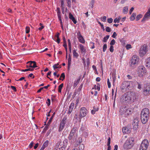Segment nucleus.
<instances>
[{"mask_svg": "<svg viewBox=\"0 0 150 150\" xmlns=\"http://www.w3.org/2000/svg\"><path fill=\"white\" fill-rule=\"evenodd\" d=\"M149 145V143L147 140L144 139L142 141L140 144L139 149V150H146Z\"/></svg>", "mask_w": 150, "mask_h": 150, "instance_id": "423d86ee", "label": "nucleus"}, {"mask_svg": "<svg viewBox=\"0 0 150 150\" xmlns=\"http://www.w3.org/2000/svg\"><path fill=\"white\" fill-rule=\"evenodd\" d=\"M78 129V127L77 126H74L71 129L70 132L73 133L74 134H77L76 132H77Z\"/></svg>", "mask_w": 150, "mask_h": 150, "instance_id": "6ab92c4d", "label": "nucleus"}, {"mask_svg": "<svg viewBox=\"0 0 150 150\" xmlns=\"http://www.w3.org/2000/svg\"><path fill=\"white\" fill-rule=\"evenodd\" d=\"M126 109V106H123L121 107L120 110V115H124L125 116Z\"/></svg>", "mask_w": 150, "mask_h": 150, "instance_id": "4468645a", "label": "nucleus"}, {"mask_svg": "<svg viewBox=\"0 0 150 150\" xmlns=\"http://www.w3.org/2000/svg\"><path fill=\"white\" fill-rule=\"evenodd\" d=\"M60 78H62L63 79H62V81H63L65 78V74L64 73H62L60 76Z\"/></svg>", "mask_w": 150, "mask_h": 150, "instance_id": "8fccbe9b", "label": "nucleus"}, {"mask_svg": "<svg viewBox=\"0 0 150 150\" xmlns=\"http://www.w3.org/2000/svg\"><path fill=\"white\" fill-rule=\"evenodd\" d=\"M47 101L48 102H47V105L49 106L50 104V99L48 98L47 99Z\"/></svg>", "mask_w": 150, "mask_h": 150, "instance_id": "e2e57ef3", "label": "nucleus"}, {"mask_svg": "<svg viewBox=\"0 0 150 150\" xmlns=\"http://www.w3.org/2000/svg\"><path fill=\"white\" fill-rule=\"evenodd\" d=\"M107 48V45L106 44H105L103 45V51L105 52Z\"/></svg>", "mask_w": 150, "mask_h": 150, "instance_id": "49530a36", "label": "nucleus"}, {"mask_svg": "<svg viewBox=\"0 0 150 150\" xmlns=\"http://www.w3.org/2000/svg\"><path fill=\"white\" fill-rule=\"evenodd\" d=\"M79 42L81 43H83L85 42V40L82 36L78 38Z\"/></svg>", "mask_w": 150, "mask_h": 150, "instance_id": "473e14b6", "label": "nucleus"}, {"mask_svg": "<svg viewBox=\"0 0 150 150\" xmlns=\"http://www.w3.org/2000/svg\"><path fill=\"white\" fill-rule=\"evenodd\" d=\"M63 145L61 147V148H62L63 147V146H64L65 147L66 146L67 144L68 143V139H65L63 141Z\"/></svg>", "mask_w": 150, "mask_h": 150, "instance_id": "cd10ccee", "label": "nucleus"}, {"mask_svg": "<svg viewBox=\"0 0 150 150\" xmlns=\"http://www.w3.org/2000/svg\"><path fill=\"white\" fill-rule=\"evenodd\" d=\"M34 70V69L32 68H29L27 69H25V71H33Z\"/></svg>", "mask_w": 150, "mask_h": 150, "instance_id": "052dcab7", "label": "nucleus"}, {"mask_svg": "<svg viewBox=\"0 0 150 150\" xmlns=\"http://www.w3.org/2000/svg\"><path fill=\"white\" fill-rule=\"evenodd\" d=\"M136 15V13H133L131 17L130 18V20L131 21L134 20L135 19Z\"/></svg>", "mask_w": 150, "mask_h": 150, "instance_id": "72a5a7b5", "label": "nucleus"}, {"mask_svg": "<svg viewBox=\"0 0 150 150\" xmlns=\"http://www.w3.org/2000/svg\"><path fill=\"white\" fill-rule=\"evenodd\" d=\"M139 120L138 118H135L133 121L132 123L133 125V128L136 130L138 127Z\"/></svg>", "mask_w": 150, "mask_h": 150, "instance_id": "ddd939ff", "label": "nucleus"}, {"mask_svg": "<svg viewBox=\"0 0 150 150\" xmlns=\"http://www.w3.org/2000/svg\"><path fill=\"white\" fill-rule=\"evenodd\" d=\"M139 61V57L136 55H134L130 61L131 66L133 67H135L138 64Z\"/></svg>", "mask_w": 150, "mask_h": 150, "instance_id": "7ed1b4c3", "label": "nucleus"}, {"mask_svg": "<svg viewBox=\"0 0 150 150\" xmlns=\"http://www.w3.org/2000/svg\"><path fill=\"white\" fill-rule=\"evenodd\" d=\"M98 108L96 106H94L93 107V109L91 111V113L93 115L96 111H97L98 110Z\"/></svg>", "mask_w": 150, "mask_h": 150, "instance_id": "393cba45", "label": "nucleus"}, {"mask_svg": "<svg viewBox=\"0 0 150 150\" xmlns=\"http://www.w3.org/2000/svg\"><path fill=\"white\" fill-rule=\"evenodd\" d=\"M134 95L132 92H127L121 97L120 100L124 103H131L134 101Z\"/></svg>", "mask_w": 150, "mask_h": 150, "instance_id": "f257e3e1", "label": "nucleus"}, {"mask_svg": "<svg viewBox=\"0 0 150 150\" xmlns=\"http://www.w3.org/2000/svg\"><path fill=\"white\" fill-rule=\"evenodd\" d=\"M113 46L112 45H111L109 48L110 51V52H112L114 51Z\"/></svg>", "mask_w": 150, "mask_h": 150, "instance_id": "5fc2aeb1", "label": "nucleus"}, {"mask_svg": "<svg viewBox=\"0 0 150 150\" xmlns=\"http://www.w3.org/2000/svg\"><path fill=\"white\" fill-rule=\"evenodd\" d=\"M32 78H34V76L33 75V74L32 73H31L29 74L28 75V77H32Z\"/></svg>", "mask_w": 150, "mask_h": 150, "instance_id": "338daca9", "label": "nucleus"}, {"mask_svg": "<svg viewBox=\"0 0 150 150\" xmlns=\"http://www.w3.org/2000/svg\"><path fill=\"white\" fill-rule=\"evenodd\" d=\"M134 9V8L133 7H132L130 9V10L129 11V13L130 14H131L132 12L133 11Z\"/></svg>", "mask_w": 150, "mask_h": 150, "instance_id": "774afa93", "label": "nucleus"}, {"mask_svg": "<svg viewBox=\"0 0 150 150\" xmlns=\"http://www.w3.org/2000/svg\"><path fill=\"white\" fill-rule=\"evenodd\" d=\"M128 8L127 6H125L124 7L123 10V13L125 14H126L127 12Z\"/></svg>", "mask_w": 150, "mask_h": 150, "instance_id": "f704fd0d", "label": "nucleus"}, {"mask_svg": "<svg viewBox=\"0 0 150 150\" xmlns=\"http://www.w3.org/2000/svg\"><path fill=\"white\" fill-rule=\"evenodd\" d=\"M71 86V84L70 83L68 84L66 87V91H69L70 89Z\"/></svg>", "mask_w": 150, "mask_h": 150, "instance_id": "4c0bfd02", "label": "nucleus"}, {"mask_svg": "<svg viewBox=\"0 0 150 150\" xmlns=\"http://www.w3.org/2000/svg\"><path fill=\"white\" fill-rule=\"evenodd\" d=\"M143 92L145 96H148L150 95V85H147L144 86Z\"/></svg>", "mask_w": 150, "mask_h": 150, "instance_id": "9d476101", "label": "nucleus"}, {"mask_svg": "<svg viewBox=\"0 0 150 150\" xmlns=\"http://www.w3.org/2000/svg\"><path fill=\"white\" fill-rule=\"evenodd\" d=\"M137 84L138 85L137 88L139 89H141L142 88L141 85L138 82H137Z\"/></svg>", "mask_w": 150, "mask_h": 150, "instance_id": "69168bd1", "label": "nucleus"}, {"mask_svg": "<svg viewBox=\"0 0 150 150\" xmlns=\"http://www.w3.org/2000/svg\"><path fill=\"white\" fill-rule=\"evenodd\" d=\"M61 6L62 8H64V0H61Z\"/></svg>", "mask_w": 150, "mask_h": 150, "instance_id": "680f3d73", "label": "nucleus"}, {"mask_svg": "<svg viewBox=\"0 0 150 150\" xmlns=\"http://www.w3.org/2000/svg\"><path fill=\"white\" fill-rule=\"evenodd\" d=\"M149 109L147 108L143 109L141 112V115L146 117H149Z\"/></svg>", "mask_w": 150, "mask_h": 150, "instance_id": "f8f14e48", "label": "nucleus"}, {"mask_svg": "<svg viewBox=\"0 0 150 150\" xmlns=\"http://www.w3.org/2000/svg\"><path fill=\"white\" fill-rule=\"evenodd\" d=\"M84 146L83 144H81L80 145L79 147V150H83L84 148Z\"/></svg>", "mask_w": 150, "mask_h": 150, "instance_id": "ea45409f", "label": "nucleus"}, {"mask_svg": "<svg viewBox=\"0 0 150 150\" xmlns=\"http://www.w3.org/2000/svg\"><path fill=\"white\" fill-rule=\"evenodd\" d=\"M11 87L12 88V89L14 90V91H16V88L13 86H11Z\"/></svg>", "mask_w": 150, "mask_h": 150, "instance_id": "0e129e2a", "label": "nucleus"}, {"mask_svg": "<svg viewBox=\"0 0 150 150\" xmlns=\"http://www.w3.org/2000/svg\"><path fill=\"white\" fill-rule=\"evenodd\" d=\"M71 58L70 55H69V58L68 59V68L70 67L71 64Z\"/></svg>", "mask_w": 150, "mask_h": 150, "instance_id": "2f4dec72", "label": "nucleus"}, {"mask_svg": "<svg viewBox=\"0 0 150 150\" xmlns=\"http://www.w3.org/2000/svg\"><path fill=\"white\" fill-rule=\"evenodd\" d=\"M48 142H48V140L46 141L44 143L42 146H44L45 147H46L48 145Z\"/></svg>", "mask_w": 150, "mask_h": 150, "instance_id": "a19ab883", "label": "nucleus"}, {"mask_svg": "<svg viewBox=\"0 0 150 150\" xmlns=\"http://www.w3.org/2000/svg\"><path fill=\"white\" fill-rule=\"evenodd\" d=\"M106 16H104L102 17V21L105 22L106 21Z\"/></svg>", "mask_w": 150, "mask_h": 150, "instance_id": "4d7b16f0", "label": "nucleus"}, {"mask_svg": "<svg viewBox=\"0 0 150 150\" xmlns=\"http://www.w3.org/2000/svg\"><path fill=\"white\" fill-rule=\"evenodd\" d=\"M146 70L144 67L141 66L138 67V74L140 77H142L145 75L146 73Z\"/></svg>", "mask_w": 150, "mask_h": 150, "instance_id": "39448f33", "label": "nucleus"}, {"mask_svg": "<svg viewBox=\"0 0 150 150\" xmlns=\"http://www.w3.org/2000/svg\"><path fill=\"white\" fill-rule=\"evenodd\" d=\"M82 142V138L81 137H79L78 138V140L76 142V144L77 146L80 144Z\"/></svg>", "mask_w": 150, "mask_h": 150, "instance_id": "c85d7f7f", "label": "nucleus"}, {"mask_svg": "<svg viewBox=\"0 0 150 150\" xmlns=\"http://www.w3.org/2000/svg\"><path fill=\"white\" fill-rule=\"evenodd\" d=\"M74 103H72L69 106V109L68 112V114H70L72 112L73 109L74 108Z\"/></svg>", "mask_w": 150, "mask_h": 150, "instance_id": "aec40b11", "label": "nucleus"}, {"mask_svg": "<svg viewBox=\"0 0 150 150\" xmlns=\"http://www.w3.org/2000/svg\"><path fill=\"white\" fill-rule=\"evenodd\" d=\"M147 51V46L145 45H144L140 47L139 51L140 56L141 57L144 56Z\"/></svg>", "mask_w": 150, "mask_h": 150, "instance_id": "0eeeda50", "label": "nucleus"}, {"mask_svg": "<svg viewBox=\"0 0 150 150\" xmlns=\"http://www.w3.org/2000/svg\"><path fill=\"white\" fill-rule=\"evenodd\" d=\"M79 46L81 54L83 55H85L86 51L85 47L82 44H79Z\"/></svg>", "mask_w": 150, "mask_h": 150, "instance_id": "2eb2a0df", "label": "nucleus"}, {"mask_svg": "<svg viewBox=\"0 0 150 150\" xmlns=\"http://www.w3.org/2000/svg\"><path fill=\"white\" fill-rule=\"evenodd\" d=\"M80 80V78H79L76 81H75L74 82V84H73V86L74 87H76L79 83Z\"/></svg>", "mask_w": 150, "mask_h": 150, "instance_id": "c756f323", "label": "nucleus"}, {"mask_svg": "<svg viewBox=\"0 0 150 150\" xmlns=\"http://www.w3.org/2000/svg\"><path fill=\"white\" fill-rule=\"evenodd\" d=\"M115 41L114 39H113L111 40V41L110 43V45H114L115 44Z\"/></svg>", "mask_w": 150, "mask_h": 150, "instance_id": "3c124183", "label": "nucleus"}, {"mask_svg": "<svg viewBox=\"0 0 150 150\" xmlns=\"http://www.w3.org/2000/svg\"><path fill=\"white\" fill-rule=\"evenodd\" d=\"M67 3L68 4L67 6L69 7H71V2L70 0H66Z\"/></svg>", "mask_w": 150, "mask_h": 150, "instance_id": "79ce46f5", "label": "nucleus"}, {"mask_svg": "<svg viewBox=\"0 0 150 150\" xmlns=\"http://www.w3.org/2000/svg\"><path fill=\"white\" fill-rule=\"evenodd\" d=\"M146 66L147 68H150V57L148 58L146 60Z\"/></svg>", "mask_w": 150, "mask_h": 150, "instance_id": "b1692460", "label": "nucleus"}, {"mask_svg": "<svg viewBox=\"0 0 150 150\" xmlns=\"http://www.w3.org/2000/svg\"><path fill=\"white\" fill-rule=\"evenodd\" d=\"M95 0H91V1L90 3V5H91V7L92 8H93L94 7V4L95 3Z\"/></svg>", "mask_w": 150, "mask_h": 150, "instance_id": "37998d69", "label": "nucleus"}, {"mask_svg": "<svg viewBox=\"0 0 150 150\" xmlns=\"http://www.w3.org/2000/svg\"><path fill=\"white\" fill-rule=\"evenodd\" d=\"M112 21L113 19L112 18H109L108 19V22L110 23H112Z\"/></svg>", "mask_w": 150, "mask_h": 150, "instance_id": "603ef678", "label": "nucleus"}, {"mask_svg": "<svg viewBox=\"0 0 150 150\" xmlns=\"http://www.w3.org/2000/svg\"><path fill=\"white\" fill-rule=\"evenodd\" d=\"M122 132L124 133L128 134L130 132V131L128 127H124L122 129Z\"/></svg>", "mask_w": 150, "mask_h": 150, "instance_id": "5701e85b", "label": "nucleus"}, {"mask_svg": "<svg viewBox=\"0 0 150 150\" xmlns=\"http://www.w3.org/2000/svg\"><path fill=\"white\" fill-rule=\"evenodd\" d=\"M40 25L41 26L40 27L38 28V29L39 30H41L43 28H44V26L43 25H42V24L41 23H40Z\"/></svg>", "mask_w": 150, "mask_h": 150, "instance_id": "13d9d810", "label": "nucleus"}, {"mask_svg": "<svg viewBox=\"0 0 150 150\" xmlns=\"http://www.w3.org/2000/svg\"><path fill=\"white\" fill-rule=\"evenodd\" d=\"M69 18L75 24H76L77 21L75 20V18L74 17L73 15L70 13L69 14Z\"/></svg>", "mask_w": 150, "mask_h": 150, "instance_id": "412c9836", "label": "nucleus"}, {"mask_svg": "<svg viewBox=\"0 0 150 150\" xmlns=\"http://www.w3.org/2000/svg\"><path fill=\"white\" fill-rule=\"evenodd\" d=\"M107 84L108 86V87L109 88H110L111 87V84L110 83V82L109 79H107Z\"/></svg>", "mask_w": 150, "mask_h": 150, "instance_id": "864d4df0", "label": "nucleus"}, {"mask_svg": "<svg viewBox=\"0 0 150 150\" xmlns=\"http://www.w3.org/2000/svg\"><path fill=\"white\" fill-rule=\"evenodd\" d=\"M134 139L130 138L127 139L124 143L123 147L125 149H131L134 144Z\"/></svg>", "mask_w": 150, "mask_h": 150, "instance_id": "f03ea898", "label": "nucleus"}, {"mask_svg": "<svg viewBox=\"0 0 150 150\" xmlns=\"http://www.w3.org/2000/svg\"><path fill=\"white\" fill-rule=\"evenodd\" d=\"M59 63H57V64H55L53 65V68H54V69H56L57 68H61V66H58L59 65Z\"/></svg>", "mask_w": 150, "mask_h": 150, "instance_id": "7c9ffc66", "label": "nucleus"}, {"mask_svg": "<svg viewBox=\"0 0 150 150\" xmlns=\"http://www.w3.org/2000/svg\"><path fill=\"white\" fill-rule=\"evenodd\" d=\"M77 135L74 134L73 133L70 132L68 138L71 142H72L75 141L76 140Z\"/></svg>", "mask_w": 150, "mask_h": 150, "instance_id": "9b49d317", "label": "nucleus"}, {"mask_svg": "<svg viewBox=\"0 0 150 150\" xmlns=\"http://www.w3.org/2000/svg\"><path fill=\"white\" fill-rule=\"evenodd\" d=\"M63 84L61 83L59 86L58 87V92L61 93V92L62 89L63 87Z\"/></svg>", "mask_w": 150, "mask_h": 150, "instance_id": "c9c22d12", "label": "nucleus"}, {"mask_svg": "<svg viewBox=\"0 0 150 150\" xmlns=\"http://www.w3.org/2000/svg\"><path fill=\"white\" fill-rule=\"evenodd\" d=\"M117 35V34L115 32H114L113 33V35L112 36V37L113 38H115L116 36Z\"/></svg>", "mask_w": 150, "mask_h": 150, "instance_id": "bf43d9fd", "label": "nucleus"}, {"mask_svg": "<svg viewBox=\"0 0 150 150\" xmlns=\"http://www.w3.org/2000/svg\"><path fill=\"white\" fill-rule=\"evenodd\" d=\"M150 18V13L148 12H147L145 14L144 17L142 18V22H144L146 20H148Z\"/></svg>", "mask_w": 150, "mask_h": 150, "instance_id": "dca6fc26", "label": "nucleus"}, {"mask_svg": "<svg viewBox=\"0 0 150 150\" xmlns=\"http://www.w3.org/2000/svg\"><path fill=\"white\" fill-rule=\"evenodd\" d=\"M106 31L108 32H110L111 31V29L109 27H107L105 28Z\"/></svg>", "mask_w": 150, "mask_h": 150, "instance_id": "09e8293b", "label": "nucleus"}, {"mask_svg": "<svg viewBox=\"0 0 150 150\" xmlns=\"http://www.w3.org/2000/svg\"><path fill=\"white\" fill-rule=\"evenodd\" d=\"M142 17V15L141 14H139L136 17V20L137 21H138Z\"/></svg>", "mask_w": 150, "mask_h": 150, "instance_id": "58836bf2", "label": "nucleus"}, {"mask_svg": "<svg viewBox=\"0 0 150 150\" xmlns=\"http://www.w3.org/2000/svg\"><path fill=\"white\" fill-rule=\"evenodd\" d=\"M88 131L86 130V131H85L83 133V134L85 137H86L88 136Z\"/></svg>", "mask_w": 150, "mask_h": 150, "instance_id": "c03bdc74", "label": "nucleus"}, {"mask_svg": "<svg viewBox=\"0 0 150 150\" xmlns=\"http://www.w3.org/2000/svg\"><path fill=\"white\" fill-rule=\"evenodd\" d=\"M131 82L130 81H125L122 83L121 86V90L123 91H127L130 88Z\"/></svg>", "mask_w": 150, "mask_h": 150, "instance_id": "20e7f679", "label": "nucleus"}, {"mask_svg": "<svg viewBox=\"0 0 150 150\" xmlns=\"http://www.w3.org/2000/svg\"><path fill=\"white\" fill-rule=\"evenodd\" d=\"M67 117H64L60 123V125L59 129V132H61L64 128L65 125L66 123Z\"/></svg>", "mask_w": 150, "mask_h": 150, "instance_id": "1a4fd4ad", "label": "nucleus"}, {"mask_svg": "<svg viewBox=\"0 0 150 150\" xmlns=\"http://www.w3.org/2000/svg\"><path fill=\"white\" fill-rule=\"evenodd\" d=\"M55 112H54L53 113L52 116L50 118V120H49L48 122H47V125H50V123L52 120V119H53L54 117V116L55 115Z\"/></svg>", "mask_w": 150, "mask_h": 150, "instance_id": "bb28decb", "label": "nucleus"}, {"mask_svg": "<svg viewBox=\"0 0 150 150\" xmlns=\"http://www.w3.org/2000/svg\"><path fill=\"white\" fill-rule=\"evenodd\" d=\"M28 63L30 65L31 68H35L37 67L36 62L34 61H30L28 62Z\"/></svg>", "mask_w": 150, "mask_h": 150, "instance_id": "a211bd4d", "label": "nucleus"}, {"mask_svg": "<svg viewBox=\"0 0 150 150\" xmlns=\"http://www.w3.org/2000/svg\"><path fill=\"white\" fill-rule=\"evenodd\" d=\"M25 32L27 33H28L30 32V28L28 26H27L25 28Z\"/></svg>", "mask_w": 150, "mask_h": 150, "instance_id": "de8ad7c7", "label": "nucleus"}, {"mask_svg": "<svg viewBox=\"0 0 150 150\" xmlns=\"http://www.w3.org/2000/svg\"><path fill=\"white\" fill-rule=\"evenodd\" d=\"M88 113V111L86 108L84 107H82L80 111L79 118H81L85 117Z\"/></svg>", "mask_w": 150, "mask_h": 150, "instance_id": "6e6552de", "label": "nucleus"}, {"mask_svg": "<svg viewBox=\"0 0 150 150\" xmlns=\"http://www.w3.org/2000/svg\"><path fill=\"white\" fill-rule=\"evenodd\" d=\"M126 47L127 49H129L131 48V45L130 44H127L126 46Z\"/></svg>", "mask_w": 150, "mask_h": 150, "instance_id": "6e6d98bb", "label": "nucleus"}, {"mask_svg": "<svg viewBox=\"0 0 150 150\" xmlns=\"http://www.w3.org/2000/svg\"><path fill=\"white\" fill-rule=\"evenodd\" d=\"M132 112V111L131 109L128 108L127 107L126 111V112L125 117H127L131 114Z\"/></svg>", "mask_w": 150, "mask_h": 150, "instance_id": "4be33fe9", "label": "nucleus"}, {"mask_svg": "<svg viewBox=\"0 0 150 150\" xmlns=\"http://www.w3.org/2000/svg\"><path fill=\"white\" fill-rule=\"evenodd\" d=\"M149 117H146L141 115V120L142 123L146 124L148 121Z\"/></svg>", "mask_w": 150, "mask_h": 150, "instance_id": "f3484780", "label": "nucleus"}, {"mask_svg": "<svg viewBox=\"0 0 150 150\" xmlns=\"http://www.w3.org/2000/svg\"><path fill=\"white\" fill-rule=\"evenodd\" d=\"M56 96L55 95H52L51 96V100L52 102H54L55 101Z\"/></svg>", "mask_w": 150, "mask_h": 150, "instance_id": "a18cd8bd", "label": "nucleus"}, {"mask_svg": "<svg viewBox=\"0 0 150 150\" xmlns=\"http://www.w3.org/2000/svg\"><path fill=\"white\" fill-rule=\"evenodd\" d=\"M110 36L109 35H107L103 39V41L104 42H106L107 40L109 38Z\"/></svg>", "mask_w": 150, "mask_h": 150, "instance_id": "e433bc0d", "label": "nucleus"}, {"mask_svg": "<svg viewBox=\"0 0 150 150\" xmlns=\"http://www.w3.org/2000/svg\"><path fill=\"white\" fill-rule=\"evenodd\" d=\"M73 56L74 57L77 58L79 56L78 53L76 52V50H74L72 51Z\"/></svg>", "mask_w": 150, "mask_h": 150, "instance_id": "a878e982", "label": "nucleus"}]
</instances>
